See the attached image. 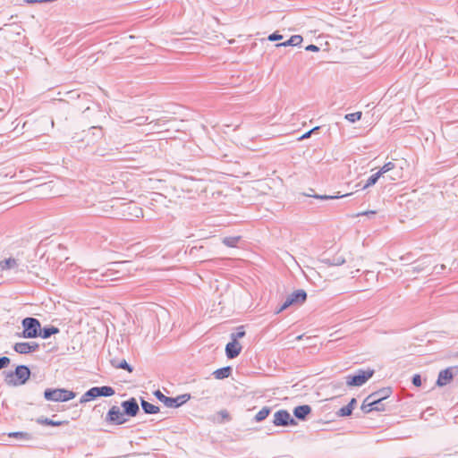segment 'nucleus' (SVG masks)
Returning a JSON list of instances; mask_svg holds the SVG:
<instances>
[{
	"label": "nucleus",
	"instance_id": "39448f33",
	"mask_svg": "<svg viewBox=\"0 0 458 458\" xmlns=\"http://www.w3.org/2000/svg\"><path fill=\"white\" fill-rule=\"evenodd\" d=\"M374 374L373 370H359L355 375L345 377V384L348 386H360L364 385Z\"/></svg>",
	"mask_w": 458,
	"mask_h": 458
},
{
	"label": "nucleus",
	"instance_id": "c9c22d12",
	"mask_svg": "<svg viewBox=\"0 0 458 458\" xmlns=\"http://www.w3.org/2000/svg\"><path fill=\"white\" fill-rule=\"evenodd\" d=\"M9 437H17V438H21L23 440L30 439V436L28 433H24V432H12L9 434Z\"/></svg>",
	"mask_w": 458,
	"mask_h": 458
},
{
	"label": "nucleus",
	"instance_id": "09e8293b",
	"mask_svg": "<svg viewBox=\"0 0 458 458\" xmlns=\"http://www.w3.org/2000/svg\"><path fill=\"white\" fill-rule=\"evenodd\" d=\"M306 50L307 51H312V52H317L319 50V48L315 46V45H309L308 47H306Z\"/></svg>",
	"mask_w": 458,
	"mask_h": 458
},
{
	"label": "nucleus",
	"instance_id": "423d86ee",
	"mask_svg": "<svg viewBox=\"0 0 458 458\" xmlns=\"http://www.w3.org/2000/svg\"><path fill=\"white\" fill-rule=\"evenodd\" d=\"M155 395L168 408L180 407L190 399V394H182L178 395L177 397H168L163 394L159 390L155 393Z\"/></svg>",
	"mask_w": 458,
	"mask_h": 458
},
{
	"label": "nucleus",
	"instance_id": "72a5a7b5",
	"mask_svg": "<svg viewBox=\"0 0 458 458\" xmlns=\"http://www.w3.org/2000/svg\"><path fill=\"white\" fill-rule=\"evenodd\" d=\"M361 112L351 113L345 115V119L350 123H355L356 121H359L361 118Z\"/></svg>",
	"mask_w": 458,
	"mask_h": 458
},
{
	"label": "nucleus",
	"instance_id": "6e6d98bb",
	"mask_svg": "<svg viewBox=\"0 0 458 458\" xmlns=\"http://www.w3.org/2000/svg\"><path fill=\"white\" fill-rule=\"evenodd\" d=\"M351 274H352V277H354V276H354V272H351Z\"/></svg>",
	"mask_w": 458,
	"mask_h": 458
},
{
	"label": "nucleus",
	"instance_id": "a19ab883",
	"mask_svg": "<svg viewBox=\"0 0 458 458\" xmlns=\"http://www.w3.org/2000/svg\"><path fill=\"white\" fill-rule=\"evenodd\" d=\"M10 359L8 357L3 356L0 357V369L7 367L10 363Z\"/></svg>",
	"mask_w": 458,
	"mask_h": 458
},
{
	"label": "nucleus",
	"instance_id": "412c9836",
	"mask_svg": "<svg viewBox=\"0 0 458 458\" xmlns=\"http://www.w3.org/2000/svg\"><path fill=\"white\" fill-rule=\"evenodd\" d=\"M346 259L343 255L337 254L334 256L332 259H323L321 262L329 266H340L345 263Z\"/></svg>",
	"mask_w": 458,
	"mask_h": 458
},
{
	"label": "nucleus",
	"instance_id": "dca6fc26",
	"mask_svg": "<svg viewBox=\"0 0 458 458\" xmlns=\"http://www.w3.org/2000/svg\"><path fill=\"white\" fill-rule=\"evenodd\" d=\"M391 393L392 391L389 387L382 388L377 392L370 394L369 395V401H384L385 399L390 396Z\"/></svg>",
	"mask_w": 458,
	"mask_h": 458
},
{
	"label": "nucleus",
	"instance_id": "ddd939ff",
	"mask_svg": "<svg viewBox=\"0 0 458 458\" xmlns=\"http://www.w3.org/2000/svg\"><path fill=\"white\" fill-rule=\"evenodd\" d=\"M242 351V345L238 341H231L225 346V354L228 359L236 358Z\"/></svg>",
	"mask_w": 458,
	"mask_h": 458
},
{
	"label": "nucleus",
	"instance_id": "2eb2a0df",
	"mask_svg": "<svg viewBox=\"0 0 458 458\" xmlns=\"http://www.w3.org/2000/svg\"><path fill=\"white\" fill-rule=\"evenodd\" d=\"M166 122L167 121L163 119H157L148 123V125L149 126L148 133L167 131V128L165 127Z\"/></svg>",
	"mask_w": 458,
	"mask_h": 458
},
{
	"label": "nucleus",
	"instance_id": "393cba45",
	"mask_svg": "<svg viewBox=\"0 0 458 458\" xmlns=\"http://www.w3.org/2000/svg\"><path fill=\"white\" fill-rule=\"evenodd\" d=\"M302 42V38L300 35L292 36L287 41L277 44L276 47H286V46H298Z\"/></svg>",
	"mask_w": 458,
	"mask_h": 458
},
{
	"label": "nucleus",
	"instance_id": "58836bf2",
	"mask_svg": "<svg viewBox=\"0 0 458 458\" xmlns=\"http://www.w3.org/2000/svg\"><path fill=\"white\" fill-rule=\"evenodd\" d=\"M352 412L349 407L344 406L337 411V414L341 417H345L351 415Z\"/></svg>",
	"mask_w": 458,
	"mask_h": 458
},
{
	"label": "nucleus",
	"instance_id": "4c0bfd02",
	"mask_svg": "<svg viewBox=\"0 0 458 458\" xmlns=\"http://www.w3.org/2000/svg\"><path fill=\"white\" fill-rule=\"evenodd\" d=\"M245 335V331L242 327H239L236 333H233L231 335V338L233 341H237L239 338H242Z\"/></svg>",
	"mask_w": 458,
	"mask_h": 458
},
{
	"label": "nucleus",
	"instance_id": "e433bc0d",
	"mask_svg": "<svg viewBox=\"0 0 458 458\" xmlns=\"http://www.w3.org/2000/svg\"><path fill=\"white\" fill-rule=\"evenodd\" d=\"M395 165L393 163V162H388L386 164H385L380 169H379V173H381V175H383L384 174L393 170L394 168Z\"/></svg>",
	"mask_w": 458,
	"mask_h": 458
},
{
	"label": "nucleus",
	"instance_id": "6e6552de",
	"mask_svg": "<svg viewBox=\"0 0 458 458\" xmlns=\"http://www.w3.org/2000/svg\"><path fill=\"white\" fill-rule=\"evenodd\" d=\"M127 420L123 411L116 405L112 406L106 416V421L111 424L121 425Z\"/></svg>",
	"mask_w": 458,
	"mask_h": 458
},
{
	"label": "nucleus",
	"instance_id": "6ab92c4d",
	"mask_svg": "<svg viewBox=\"0 0 458 458\" xmlns=\"http://www.w3.org/2000/svg\"><path fill=\"white\" fill-rule=\"evenodd\" d=\"M110 363L114 368L123 369L129 372H132V367L127 363V361L123 360H118L116 358L110 359Z\"/></svg>",
	"mask_w": 458,
	"mask_h": 458
},
{
	"label": "nucleus",
	"instance_id": "f704fd0d",
	"mask_svg": "<svg viewBox=\"0 0 458 458\" xmlns=\"http://www.w3.org/2000/svg\"><path fill=\"white\" fill-rule=\"evenodd\" d=\"M294 304L293 302V299L290 297V295L286 298V300L284 301V303L282 304V306L276 311V313H280L282 312L283 310H286L288 307H290L291 305Z\"/></svg>",
	"mask_w": 458,
	"mask_h": 458
},
{
	"label": "nucleus",
	"instance_id": "cd10ccee",
	"mask_svg": "<svg viewBox=\"0 0 458 458\" xmlns=\"http://www.w3.org/2000/svg\"><path fill=\"white\" fill-rule=\"evenodd\" d=\"M375 403V401H372V400L369 401V396H367L365 398V400L363 401V403L361 405V410L363 411V412L369 413V412H370L372 411H375L374 408H377V407L376 406H372V404H371V403Z\"/></svg>",
	"mask_w": 458,
	"mask_h": 458
},
{
	"label": "nucleus",
	"instance_id": "49530a36",
	"mask_svg": "<svg viewBox=\"0 0 458 458\" xmlns=\"http://www.w3.org/2000/svg\"><path fill=\"white\" fill-rule=\"evenodd\" d=\"M318 127H315V128H313L312 130H310V131H307L306 133H304V134L300 138V140H303V139H307V138L310 137L311 133H312L314 131L318 130Z\"/></svg>",
	"mask_w": 458,
	"mask_h": 458
},
{
	"label": "nucleus",
	"instance_id": "1a4fd4ad",
	"mask_svg": "<svg viewBox=\"0 0 458 458\" xmlns=\"http://www.w3.org/2000/svg\"><path fill=\"white\" fill-rule=\"evenodd\" d=\"M121 210L127 219L138 218L143 216V210L134 202L123 203Z\"/></svg>",
	"mask_w": 458,
	"mask_h": 458
},
{
	"label": "nucleus",
	"instance_id": "c85d7f7f",
	"mask_svg": "<svg viewBox=\"0 0 458 458\" xmlns=\"http://www.w3.org/2000/svg\"><path fill=\"white\" fill-rule=\"evenodd\" d=\"M270 413V408L263 407L255 416V420L257 422H260L264 420L268 414Z\"/></svg>",
	"mask_w": 458,
	"mask_h": 458
},
{
	"label": "nucleus",
	"instance_id": "9d476101",
	"mask_svg": "<svg viewBox=\"0 0 458 458\" xmlns=\"http://www.w3.org/2000/svg\"><path fill=\"white\" fill-rule=\"evenodd\" d=\"M122 408L123 409V413L129 417H135L140 411L139 404L135 398L131 397L129 400L123 401L121 403Z\"/></svg>",
	"mask_w": 458,
	"mask_h": 458
},
{
	"label": "nucleus",
	"instance_id": "ea45409f",
	"mask_svg": "<svg viewBox=\"0 0 458 458\" xmlns=\"http://www.w3.org/2000/svg\"><path fill=\"white\" fill-rule=\"evenodd\" d=\"M345 196H348V194H345ZM313 197L316 199H338L340 197H344V195H342V196L314 195Z\"/></svg>",
	"mask_w": 458,
	"mask_h": 458
},
{
	"label": "nucleus",
	"instance_id": "a18cd8bd",
	"mask_svg": "<svg viewBox=\"0 0 458 458\" xmlns=\"http://www.w3.org/2000/svg\"><path fill=\"white\" fill-rule=\"evenodd\" d=\"M282 38H283V36L279 35L277 33H273V34L268 36V40H270V41H276V40H279V39H282Z\"/></svg>",
	"mask_w": 458,
	"mask_h": 458
},
{
	"label": "nucleus",
	"instance_id": "a878e982",
	"mask_svg": "<svg viewBox=\"0 0 458 458\" xmlns=\"http://www.w3.org/2000/svg\"><path fill=\"white\" fill-rule=\"evenodd\" d=\"M58 332L59 329L55 327H44L42 330L40 329L38 336H41L43 339H47L52 335L57 334Z\"/></svg>",
	"mask_w": 458,
	"mask_h": 458
},
{
	"label": "nucleus",
	"instance_id": "8fccbe9b",
	"mask_svg": "<svg viewBox=\"0 0 458 458\" xmlns=\"http://www.w3.org/2000/svg\"><path fill=\"white\" fill-rule=\"evenodd\" d=\"M356 403V400L352 398L351 402L346 405V407H349L351 411H352L353 405Z\"/></svg>",
	"mask_w": 458,
	"mask_h": 458
},
{
	"label": "nucleus",
	"instance_id": "20e7f679",
	"mask_svg": "<svg viewBox=\"0 0 458 458\" xmlns=\"http://www.w3.org/2000/svg\"><path fill=\"white\" fill-rule=\"evenodd\" d=\"M22 336L25 338H35L40 333V323L35 318H25L22 322Z\"/></svg>",
	"mask_w": 458,
	"mask_h": 458
},
{
	"label": "nucleus",
	"instance_id": "3c124183",
	"mask_svg": "<svg viewBox=\"0 0 458 458\" xmlns=\"http://www.w3.org/2000/svg\"><path fill=\"white\" fill-rule=\"evenodd\" d=\"M189 184H191V187H194L192 184H196L198 183L199 182L198 181H195V180H190L189 182Z\"/></svg>",
	"mask_w": 458,
	"mask_h": 458
},
{
	"label": "nucleus",
	"instance_id": "7ed1b4c3",
	"mask_svg": "<svg viewBox=\"0 0 458 458\" xmlns=\"http://www.w3.org/2000/svg\"><path fill=\"white\" fill-rule=\"evenodd\" d=\"M76 394L64 388H47L44 392V397L47 401L52 402H67L73 399Z\"/></svg>",
	"mask_w": 458,
	"mask_h": 458
},
{
	"label": "nucleus",
	"instance_id": "5701e85b",
	"mask_svg": "<svg viewBox=\"0 0 458 458\" xmlns=\"http://www.w3.org/2000/svg\"><path fill=\"white\" fill-rule=\"evenodd\" d=\"M231 371L232 368L227 366L215 370L213 375L216 379H224L230 376Z\"/></svg>",
	"mask_w": 458,
	"mask_h": 458
},
{
	"label": "nucleus",
	"instance_id": "9b49d317",
	"mask_svg": "<svg viewBox=\"0 0 458 458\" xmlns=\"http://www.w3.org/2000/svg\"><path fill=\"white\" fill-rule=\"evenodd\" d=\"M39 345L37 343H16L13 349L16 352L21 354L30 353L38 349Z\"/></svg>",
	"mask_w": 458,
	"mask_h": 458
},
{
	"label": "nucleus",
	"instance_id": "b1692460",
	"mask_svg": "<svg viewBox=\"0 0 458 458\" xmlns=\"http://www.w3.org/2000/svg\"><path fill=\"white\" fill-rule=\"evenodd\" d=\"M290 297L293 299V303H302L307 298V293L304 290H297Z\"/></svg>",
	"mask_w": 458,
	"mask_h": 458
},
{
	"label": "nucleus",
	"instance_id": "a211bd4d",
	"mask_svg": "<svg viewBox=\"0 0 458 458\" xmlns=\"http://www.w3.org/2000/svg\"><path fill=\"white\" fill-rule=\"evenodd\" d=\"M311 412V408L308 404L300 405L293 409V415L301 420H306L307 416Z\"/></svg>",
	"mask_w": 458,
	"mask_h": 458
},
{
	"label": "nucleus",
	"instance_id": "aec40b11",
	"mask_svg": "<svg viewBox=\"0 0 458 458\" xmlns=\"http://www.w3.org/2000/svg\"><path fill=\"white\" fill-rule=\"evenodd\" d=\"M97 397H98V386H94L82 394L80 403H84Z\"/></svg>",
	"mask_w": 458,
	"mask_h": 458
},
{
	"label": "nucleus",
	"instance_id": "0eeeda50",
	"mask_svg": "<svg viewBox=\"0 0 458 458\" xmlns=\"http://www.w3.org/2000/svg\"><path fill=\"white\" fill-rule=\"evenodd\" d=\"M273 424L276 427H287L295 426L297 422L286 410H279L274 414Z\"/></svg>",
	"mask_w": 458,
	"mask_h": 458
},
{
	"label": "nucleus",
	"instance_id": "f3484780",
	"mask_svg": "<svg viewBox=\"0 0 458 458\" xmlns=\"http://www.w3.org/2000/svg\"><path fill=\"white\" fill-rule=\"evenodd\" d=\"M453 377L452 369L448 368L441 370L437 381V386H443L447 385L452 380Z\"/></svg>",
	"mask_w": 458,
	"mask_h": 458
},
{
	"label": "nucleus",
	"instance_id": "4468645a",
	"mask_svg": "<svg viewBox=\"0 0 458 458\" xmlns=\"http://www.w3.org/2000/svg\"><path fill=\"white\" fill-rule=\"evenodd\" d=\"M430 265L429 258L425 257L420 259L416 265L412 266L406 273H420L428 271L427 267Z\"/></svg>",
	"mask_w": 458,
	"mask_h": 458
},
{
	"label": "nucleus",
	"instance_id": "7c9ffc66",
	"mask_svg": "<svg viewBox=\"0 0 458 458\" xmlns=\"http://www.w3.org/2000/svg\"><path fill=\"white\" fill-rule=\"evenodd\" d=\"M38 423L48 426H61L64 421H55L47 418H39L38 419Z\"/></svg>",
	"mask_w": 458,
	"mask_h": 458
},
{
	"label": "nucleus",
	"instance_id": "864d4df0",
	"mask_svg": "<svg viewBox=\"0 0 458 458\" xmlns=\"http://www.w3.org/2000/svg\"><path fill=\"white\" fill-rule=\"evenodd\" d=\"M41 187H42L43 189L49 188V186H48L47 184H43Z\"/></svg>",
	"mask_w": 458,
	"mask_h": 458
},
{
	"label": "nucleus",
	"instance_id": "4be33fe9",
	"mask_svg": "<svg viewBox=\"0 0 458 458\" xmlns=\"http://www.w3.org/2000/svg\"><path fill=\"white\" fill-rule=\"evenodd\" d=\"M141 407L145 413L147 414H156L159 411V407L156 406L144 399H141Z\"/></svg>",
	"mask_w": 458,
	"mask_h": 458
},
{
	"label": "nucleus",
	"instance_id": "c03bdc74",
	"mask_svg": "<svg viewBox=\"0 0 458 458\" xmlns=\"http://www.w3.org/2000/svg\"><path fill=\"white\" fill-rule=\"evenodd\" d=\"M148 120V117H144V116L138 117V118L135 119L136 124L139 125V126L147 123Z\"/></svg>",
	"mask_w": 458,
	"mask_h": 458
},
{
	"label": "nucleus",
	"instance_id": "de8ad7c7",
	"mask_svg": "<svg viewBox=\"0 0 458 458\" xmlns=\"http://www.w3.org/2000/svg\"><path fill=\"white\" fill-rule=\"evenodd\" d=\"M376 214V211L374 210H369V211H364V212H361V213H358L356 215V216H373Z\"/></svg>",
	"mask_w": 458,
	"mask_h": 458
},
{
	"label": "nucleus",
	"instance_id": "f8f14e48",
	"mask_svg": "<svg viewBox=\"0 0 458 458\" xmlns=\"http://www.w3.org/2000/svg\"><path fill=\"white\" fill-rule=\"evenodd\" d=\"M20 262L14 258H8L0 261V269L2 271L11 270L13 272L20 271Z\"/></svg>",
	"mask_w": 458,
	"mask_h": 458
},
{
	"label": "nucleus",
	"instance_id": "473e14b6",
	"mask_svg": "<svg viewBox=\"0 0 458 458\" xmlns=\"http://www.w3.org/2000/svg\"><path fill=\"white\" fill-rule=\"evenodd\" d=\"M217 416V419H216V421L217 422H224V421H228L230 420V415L228 413V411L226 410H221L217 412L216 414Z\"/></svg>",
	"mask_w": 458,
	"mask_h": 458
},
{
	"label": "nucleus",
	"instance_id": "bb28decb",
	"mask_svg": "<svg viewBox=\"0 0 458 458\" xmlns=\"http://www.w3.org/2000/svg\"><path fill=\"white\" fill-rule=\"evenodd\" d=\"M98 397L99 396L109 397V396H112L114 394V388L111 386H98Z\"/></svg>",
	"mask_w": 458,
	"mask_h": 458
},
{
	"label": "nucleus",
	"instance_id": "37998d69",
	"mask_svg": "<svg viewBox=\"0 0 458 458\" xmlns=\"http://www.w3.org/2000/svg\"><path fill=\"white\" fill-rule=\"evenodd\" d=\"M412 384L416 386H420L421 385V377L420 375L416 374L413 376Z\"/></svg>",
	"mask_w": 458,
	"mask_h": 458
},
{
	"label": "nucleus",
	"instance_id": "79ce46f5",
	"mask_svg": "<svg viewBox=\"0 0 458 458\" xmlns=\"http://www.w3.org/2000/svg\"><path fill=\"white\" fill-rule=\"evenodd\" d=\"M371 404H372V406L377 407V408H374V410L377 411H385V409H386L385 404L383 403V401H377Z\"/></svg>",
	"mask_w": 458,
	"mask_h": 458
},
{
	"label": "nucleus",
	"instance_id": "f257e3e1",
	"mask_svg": "<svg viewBox=\"0 0 458 458\" xmlns=\"http://www.w3.org/2000/svg\"><path fill=\"white\" fill-rule=\"evenodd\" d=\"M126 262H114L109 265L106 269L98 270L90 269L88 271V276L90 279H95L101 282L114 281L120 278L119 274L121 273L119 267H122Z\"/></svg>",
	"mask_w": 458,
	"mask_h": 458
},
{
	"label": "nucleus",
	"instance_id": "603ef678",
	"mask_svg": "<svg viewBox=\"0 0 458 458\" xmlns=\"http://www.w3.org/2000/svg\"><path fill=\"white\" fill-rule=\"evenodd\" d=\"M343 385H344V383H343V382H338V383H337V386H338V387H342V386H343Z\"/></svg>",
	"mask_w": 458,
	"mask_h": 458
},
{
	"label": "nucleus",
	"instance_id": "2f4dec72",
	"mask_svg": "<svg viewBox=\"0 0 458 458\" xmlns=\"http://www.w3.org/2000/svg\"><path fill=\"white\" fill-rule=\"evenodd\" d=\"M381 173L379 172H377L376 174H372L367 181V182L365 183V185L363 186V189H366L369 186H372L374 185L377 180L381 177Z\"/></svg>",
	"mask_w": 458,
	"mask_h": 458
},
{
	"label": "nucleus",
	"instance_id": "5fc2aeb1",
	"mask_svg": "<svg viewBox=\"0 0 458 458\" xmlns=\"http://www.w3.org/2000/svg\"><path fill=\"white\" fill-rule=\"evenodd\" d=\"M366 275H367V276H369V275H373V273H372V272H370V271H367V272H366Z\"/></svg>",
	"mask_w": 458,
	"mask_h": 458
},
{
	"label": "nucleus",
	"instance_id": "f03ea898",
	"mask_svg": "<svg viewBox=\"0 0 458 458\" xmlns=\"http://www.w3.org/2000/svg\"><path fill=\"white\" fill-rule=\"evenodd\" d=\"M30 376V369L25 365H20L16 367L13 372L5 375L4 381L8 386H21L26 383Z\"/></svg>",
	"mask_w": 458,
	"mask_h": 458
},
{
	"label": "nucleus",
	"instance_id": "c756f323",
	"mask_svg": "<svg viewBox=\"0 0 458 458\" xmlns=\"http://www.w3.org/2000/svg\"><path fill=\"white\" fill-rule=\"evenodd\" d=\"M240 239V236L225 237L223 239V243L227 247H235L239 242Z\"/></svg>",
	"mask_w": 458,
	"mask_h": 458
}]
</instances>
